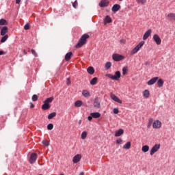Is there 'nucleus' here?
Masks as SVG:
<instances>
[{"label": "nucleus", "instance_id": "obj_24", "mask_svg": "<svg viewBox=\"0 0 175 175\" xmlns=\"http://www.w3.org/2000/svg\"><path fill=\"white\" fill-rule=\"evenodd\" d=\"M75 107H81V106H83V101L78 100L75 103Z\"/></svg>", "mask_w": 175, "mask_h": 175}, {"label": "nucleus", "instance_id": "obj_44", "mask_svg": "<svg viewBox=\"0 0 175 175\" xmlns=\"http://www.w3.org/2000/svg\"><path fill=\"white\" fill-rule=\"evenodd\" d=\"M31 53L34 57H38V53H36V51L34 49H31Z\"/></svg>", "mask_w": 175, "mask_h": 175}, {"label": "nucleus", "instance_id": "obj_9", "mask_svg": "<svg viewBox=\"0 0 175 175\" xmlns=\"http://www.w3.org/2000/svg\"><path fill=\"white\" fill-rule=\"evenodd\" d=\"M36 159H38V154H36V153H31L29 159V163H35V162H36Z\"/></svg>", "mask_w": 175, "mask_h": 175}, {"label": "nucleus", "instance_id": "obj_15", "mask_svg": "<svg viewBox=\"0 0 175 175\" xmlns=\"http://www.w3.org/2000/svg\"><path fill=\"white\" fill-rule=\"evenodd\" d=\"M159 147H161L160 145H154L150 150V155H152L154 152H157V151L159 150Z\"/></svg>", "mask_w": 175, "mask_h": 175}, {"label": "nucleus", "instance_id": "obj_35", "mask_svg": "<svg viewBox=\"0 0 175 175\" xmlns=\"http://www.w3.org/2000/svg\"><path fill=\"white\" fill-rule=\"evenodd\" d=\"M81 137L83 140H84L85 139V137H87V131H83L81 133Z\"/></svg>", "mask_w": 175, "mask_h": 175}, {"label": "nucleus", "instance_id": "obj_45", "mask_svg": "<svg viewBox=\"0 0 175 175\" xmlns=\"http://www.w3.org/2000/svg\"><path fill=\"white\" fill-rule=\"evenodd\" d=\"M77 1H75L74 3H72V6L73 8H75V9H76V8H77Z\"/></svg>", "mask_w": 175, "mask_h": 175}, {"label": "nucleus", "instance_id": "obj_29", "mask_svg": "<svg viewBox=\"0 0 175 175\" xmlns=\"http://www.w3.org/2000/svg\"><path fill=\"white\" fill-rule=\"evenodd\" d=\"M0 25H8V21L4 18L0 19Z\"/></svg>", "mask_w": 175, "mask_h": 175}, {"label": "nucleus", "instance_id": "obj_2", "mask_svg": "<svg viewBox=\"0 0 175 175\" xmlns=\"http://www.w3.org/2000/svg\"><path fill=\"white\" fill-rule=\"evenodd\" d=\"M54 100V97L47 98L44 101V104L42 105V110H49L51 107L50 103Z\"/></svg>", "mask_w": 175, "mask_h": 175}, {"label": "nucleus", "instance_id": "obj_8", "mask_svg": "<svg viewBox=\"0 0 175 175\" xmlns=\"http://www.w3.org/2000/svg\"><path fill=\"white\" fill-rule=\"evenodd\" d=\"M153 40L155 42L156 44L159 45L161 43H162V40H161V38L158 34H154L153 36Z\"/></svg>", "mask_w": 175, "mask_h": 175}, {"label": "nucleus", "instance_id": "obj_41", "mask_svg": "<svg viewBox=\"0 0 175 175\" xmlns=\"http://www.w3.org/2000/svg\"><path fill=\"white\" fill-rule=\"evenodd\" d=\"M24 29H25V31H28V29H29V23H27V24L24 26Z\"/></svg>", "mask_w": 175, "mask_h": 175}, {"label": "nucleus", "instance_id": "obj_18", "mask_svg": "<svg viewBox=\"0 0 175 175\" xmlns=\"http://www.w3.org/2000/svg\"><path fill=\"white\" fill-rule=\"evenodd\" d=\"M72 55H73V53L72 52L67 53L65 55V61H66L67 62L70 61L72 58Z\"/></svg>", "mask_w": 175, "mask_h": 175}, {"label": "nucleus", "instance_id": "obj_1", "mask_svg": "<svg viewBox=\"0 0 175 175\" xmlns=\"http://www.w3.org/2000/svg\"><path fill=\"white\" fill-rule=\"evenodd\" d=\"M90 38V35L83 34L79 40V42L75 45L76 49H80L83 47L85 43H87V40Z\"/></svg>", "mask_w": 175, "mask_h": 175}, {"label": "nucleus", "instance_id": "obj_10", "mask_svg": "<svg viewBox=\"0 0 175 175\" xmlns=\"http://www.w3.org/2000/svg\"><path fill=\"white\" fill-rule=\"evenodd\" d=\"M94 107L96 109H100V101H99V98L96 97L94 98Z\"/></svg>", "mask_w": 175, "mask_h": 175}, {"label": "nucleus", "instance_id": "obj_37", "mask_svg": "<svg viewBox=\"0 0 175 175\" xmlns=\"http://www.w3.org/2000/svg\"><path fill=\"white\" fill-rule=\"evenodd\" d=\"M123 75H125L128 73V67L125 66L122 68Z\"/></svg>", "mask_w": 175, "mask_h": 175}, {"label": "nucleus", "instance_id": "obj_12", "mask_svg": "<svg viewBox=\"0 0 175 175\" xmlns=\"http://www.w3.org/2000/svg\"><path fill=\"white\" fill-rule=\"evenodd\" d=\"M80 161H81V154H80L75 155L72 159L73 163H78Z\"/></svg>", "mask_w": 175, "mask_h": 175}, {"label": "nucleus", "instance_id": "obj_38", "mask_svg": "<svg viewBox=\"0 0 175 175\" xmlns=\"http://www.w3.org/2000/svg\"><path fill=\"white\" fill-rule=\"evenodd\" d=\"M42 144H44V146H45V147H49V146H50V142L43 141Z\"/></svg>", "mask_w": 175, "mask_h": 175}, {"label": "nucleus", "instance_id": "obj_14", "mask_svg": "<svg viewBox=\"0 0 175 175\" xmlns=\"http://www.w3.org/2000/svg\"><path fill=\"white\" fill-rule=\"evenodd\" d=\"M158 79H159L158 77L152 78L150 80H149L147 82L148 85H152L155 84L156 81H158Z\"/></svg>", "mask_w": 175, "mask_h": 175}, {"label": "nucleus", "instance_id": "obj_51", "mask_svg": "<svg viewBox=\"0 0 175 175\" xmlns=\"http://www.w3.org/2000/svg\"><path fill=\"white\" fill-rule=\"evenodd\" d=\"M5 54V52L3 51H0V55H3Z\"/></svg>", "mask_w": 175, "mask_h": 175}, {"label": "nucleus", "instance_id": "obj_48", "mask_svg": "<svg viewBox=\"0 0 175 175\" xmlns=\"http://www.w3.org/2000/svg\"><path fill=\"white\" fill-rule=\"evenodd\" d=\"M92 118H93V117H92V116L88 117V121H92Z\"/></svg>", "mask_w": 175, "mask_h": 175}, {"label": "nucleus", "instance_id": "obj_36", "mask_svg": "<svg viewBox=\"0 0 175 175\" xmlns=\"http://www.w3.org/2000/svg\"><path fill=\"white\" fill-rule=\"evenodd\" d=\"M53 128H54V125L52 123H50L47 125V129L48 131L53 130Z\"/></svg>", "mask_w": 175, "mask_h": 175}, {"label": "nucleus", "instance_id": "obj_6", "mask_svg": "<svg viewBox=\"0 0 175 175\" xmlns=\"http://www.w3.org/2000/svg\"><path fill=\"white\" fill-rule=\"evenodd\" d=\"M110 98L112 99V100H114L115 102H117L118 103H120V105L122 103V100L120 99L116 94L111 93L110 94Z\"/></svg>", "mask_w": 175, "mask_h": 175}, {"label": "nucleus", "instance_id": "obj_3", "mask_svg": "<svg viewBox=\"0 0 175 175\" xmlns=\"http://www.w3.org/2000/svg\"><path fill=\"white\" fill-rule=\"evenodd\" d=\"M105 76L109 79H111V80H116V81H118V80L121 79V72L116 71L115 72V75H113L111 74H107Z\"/></svg>", "mask_w": 175, "mask_h": 175}, {"label": "nucleus", "instance_id": "obj_16", "mask_svg": "<svg viewBox=\"0 0 175 175\" xmlns=\"http://www.w3.org/2000/svg\"><path fill=\"white\" fill-rule=\"evenodd\" d=\"M120 9H121V5H120L119 4H115L112 7L111 10H112V12L116 13V12H118V10H120Z\"/></svg>", "mask_w": 175, "mask_h": 175}, {"label": "nucleus", "instance_id": "obj_25", "mask_svg": "<svg viewBox=\"0 0 175 175\" xmlns=\"http://www.w3.org/2000/svg\"><path fill=\"white\" fill-rule=\"evenodd\" d=\"M98 83V77H94L90 81L91 85H95Z\"/></svg>", "mask_w": 175, "mask_h": 175}, {"label": "nucleus", "instance_id": "obj_55", "mask_svg": "<svg viewBox=\"0 0 175 175\" xmlns=\"http://www.w3.org/2000/svg\"><path fill=\"white\" fill-rule=\"evenodd\" d=\"M120 1H122V0H119Z\"/></svg>", "mask_w": 175, "mask_h": 175}, {"label": "nucleus", "instance_id": "obj_13", "mask_svg": "<svg viewBox=\"0 0 175 175\" xmlns=\"http://www.w3.org/2000/svg\"><path fill=\"white\" fill-rule=\"evenodd\" d=\"M151 32H152V30L151 29H149L143 36V40H147L148 38H150V35H151Z\"/></svg>", "mask_w": 175, "mask_h": 175}, {"label": "nucleus", "instance_id": "obj_53", "mask_svg": "<svg viewBox=\"0 0 175 175\" xmlns=\"http://www.w3.org/2000/svg\"><path fill=\"white\" fill-rule=\"evenodd\" d=\"M81 124V120H79V124L80 125Z\"/></svg>", "mask_w": 175, "mask_h": 175}, {"label": "nucleus", "instance_id": "obj_31", "mask_svg": "<svg viewBox=\"0 0 175 175\" xmlns=\"http://www.w3.org/2000/svg\"><path fill=\"white\" fill-rule=\"evenodd\" d=\"M111 21H112L111 18L109 15L106 16L105 18V23H107L109 24L111 23Z\"/></svg>", "mask_w": 175, "mask_h": 175}, {"label": "nucleus", "instance_id": "obj_47", "mask_svg": "<svg viewBox=\"0 0 175 175\" xmlns=\"http://www.w3.org/2000/svg\"><path fill=\"white\" fill-rule=\"evenodd\" d=\"M70 83H71L70 78H68L66 81L67 85H70Z\"/></svg>", "mask_w": 175, "mask_h": 175}, {"label": "nucleus", "instance_id": "obj_19", "mask_svg": "<svg viewBox=\"0 0 175 175\" xmlns=\"http://www.w3.org/2000/svg\"><path fill=\"white\" fill-rule=\"evenodd\" d=\"M122 135H124V129H120L118 131H116V137H120Z\"/></svg>", "mask_w": 175, "mask_h": 175}, {"label": "nucleus", "instance_id": "obj_34", "mask_svg": "<svg viewBox=\"0 0 175 175\" xmlns=\"http://www.w3.org/2000/svg\"><path fill=\"white\" fill-rule=\"evenodd\" d=\"M150 150V147L147 145H145L142 147V151L143 152H147Z\"/></svg>", "mask_w": 175, "mask_h": 175}, {"label": "nucleus", "instance_id": "obj_52", "mask_svg": "<svg viewBox=\"0 0 175 175\" xmlns=\"http://www.w3.org/2000/svg\"><path fill=\"white\" fill-rule=\"evenodd\" d=\"M23 53H24V54H25V55H27L28 54V53H27V52L25 51V50L23 51Z\"/></svg>", "mask_w": 175, "mask_h": 175}, {"label": "nucleus", "instance_id": "obj_20", "mask_svg": "<svg viewBox=\"0 0 175 175\" xmlns=\"http://www.w3.org/2000/svg\"><path fill=\"white\" fill-rule=\"evenodd\" d=\"M82 95L85 98H90V96H91V94L87 90H84L82 91Z\"/></svg>", "mask_w": 175, "mask_h": 175}, {"label": "nucleus", "instance_id": "obj_49", "mask_svg": "<svg viewBox=\"0 0 175 175\" xmlns=\"http://www.w3.org/2000/svg\"><path fill=\"white\" fill-rule=\"evenodd\" d=\"M30 105H31L30 109H33V107H35V105H33V103H31Z\"/></svg>", "mask_w": 175, "mask_h": 175}, {"label": "nucleus", "instance_id": "obj_40", "mask_svg": "<svg viewBox=\"0 0 175 175\" xmlns=\"http://www.w3.org/2000/svg\"><path fill=\"white\" fill-rule=\"evenodd\" d=\"M116 144H122V139L120 138L116 140Z\"/></svg>", "mask_w": 175, "mask_h": 175}, {"label": "nucleus", "instance_id": "obj_28", "mask_svg": "<svg viewBox=\"0 0 175 175\" xmlns=\"http://www.w3.org/2000/svg\"><path fill=\"white\" fill-rule=\"evenodd\" d=\"M55 116H57V113L56 112H53L51 113L48 115V120H53V118L54 117H55Z\"/></svg>", "mask_w": 175, "mask_h": 175}, {"label": "nucleus", "instance_id": "obj_21", "mask_svg": "<svg viewBox=\"0 0 175 175\" xmlns=\"http://www.w3.org/2000/svg\"><path fill=\"white\" fill-rule=\"evenodd\" d=\"M167 17V20H170V21H172L173 20H174V21H175V14L174 13L168 14Z\"/></svg>", "mask_w": 175, "mask_h": 175}, {"label": "nucleus", "instance_id": "obj_54", "mask_svg": "<svg viewBox=\"0 0 175 175\" xmlns=\"http://www.w3.org/2000/svg\"><path fill=\"white\" fill-rule=\"evenodd\" d=\"M59 175H64V174H60Z\"/></svg>", "mask_w": 175, "mask_h": 175}, {"label": "nucleus", "instance_id": "obj_39", "mask_svg": "<svg viewBox=\"0 0 175 175\" xmlns=\"http://www.w3.org/2000/svg\"><path fill=\"white\" fill-rule=\"evenodd\" d=\"M38 95L36 94L33 95L31 98L33 102H36V100H38Z\"/></svg>", "mask_w": 175, "mask_h": 175}, {"label": "nucleus", "instance_id": "obj_43", "mask_svg": "<svg viewBox=\"0 0 175 175\" xmlns=\"http://www.w3.org/2000/svg\"><path fill=\"white\" fill-rule=\"evenodd\" d=\"M146 0H137L138 3H142V5H144L146 3Z\"/></svg>", "mask_w": 175, "mask_h": 175}, {"label": "nucleus", "instance_id": "obj_11", "mask_svg": "<svg viewBox=\"0 0 175 175\" xmlns=\"http://www.w3.org/2000/svg\"><path fill=\"white\" fill-rule=\"evenodd\" d=\"M109 0H101L99 3V6L100 8H106V6H109Z\"/></svg>", "mask_w": 175, "mask_h": 175}, {"label": "nucleus", "instance_id": "obj_42", "mask_svg": "<svg viewBox=\"0 0 175 175\" xmlns=\"http://www.w3.org/2000/svg\"><path fill=\"white\" fill-rule=\"evenodd\" d=\"M113 114H118V113H120V111L118 110V109L115 108L113 110Z\"/></svg>", "mask_w": 175, "mask_h": 175}, {"label": "nucleus", "instance_id": "obj_23", "mask_svg": "<svg viewBox=\"0 0 175 175\" xmlns=\"http://www.w3.org/2000/svg\"><path fill=\"white\" fill-rule=\"evenodd\" d=\"M90 116L93 117V118H99L100 117V113L99 112L91 113Z\"/></svg>", "mask_w": 175, "mask_h": 175}, {"label": "nucleus", "instance_id": "obj_22", "mask_svg": "<svg viewBox=\"0 0 175 175\" xmlns=\"http://www.w3.org/2000/svg\"><path fill=\"white\" fill-rule=\"evenodd\" d=\"M87 72L89 75H94V73H95V70L94 69V67L90 66L88 68Z\"/></svg>", "mask_w": 175, "mask_h": 175}, {"label": "nucleus", "instance_id": "obj_50", "mask_svg": "<svg viewBox=\"0 0 175 175\" xmlns=\"http://www.w3.org/2000/svg\"><path fill=\"white\" fill-rule=\"evenodd\" d=\"M20 2H21V0H16V3L17 5H20Z\"/></svg>", "mask_w": 175, "mask_h": 175}, {"label": "nucleus", "instance_id": "obj_33", "mask_svg": "<svg viewBox=\"0 0 175 175\" xmlns=\"http://www.w3.org/2000/svg\"><path fill=\"white\" fill-rule=\"evenodd\" d=\"M8 38H9V36L8 35H5L4 36H3L1 39V43H5V40H8Z\"/></svg>", "mask_w": 175, "mask_h": 175}, {"label": "nucleus", "instance_id": "obj_5", "mask_svg": "<svg viewBox=\"0 0 175 175\" xmlns=\"http://www.w3.org/2000/svg\"><path fill=\"white\" fill-rule=\"evenodd\" d=\"M112 59L113 61H116V62H120V61H122V59H125V57L122 55L120 54H113Z\"/></svg>", "mask_w": 175, "mask_h": 175}, {"label": "nucleus", "instance_id": "obj_27", "mask_svg": "<svg viewBox=\"0 0 175 175\" xmlns=\"http://www.w3.org/2000/svg\"><path fill=\"white\" fill-rule=\"evenodd\" d=\"M144 98H148L150 96V91L148 90H145L143 92Z\"/></svg>", "mask_w": 175, "mask_h": 175}, {"label": "nucleus", "instance_id": "obj_30", "mask_svg": "<svg viewBox=\"0 0 175 175\" xmlns=\"http://www.w3.org/2000/svg\"><path fill=\"white\" fill-rule=\"evenodd\" d=\"M124 150H129L131 148V142H128L124 146Z\"/></svg>", "mask_w": 175, "mask_h": 175}, {"label": "nucleus", "instance_id": "obj_17", "mask_svg": "<svg viewBox=\"0 0 175 175\" xmlns=\"http://www.w3.org/2000/svg\"><path fill=\"white\" fill-rule=\"evenodd\" d=\"M8 31H9V29L8 28L7 26H4L1 31V36H5L6 33H8Z\"/></svg>", "mask_w": 175, "mask_h": 175}, {"label": "nucleus", "instance_id": "obj_4", "mask_svg": "<svg viewBox=\"0 0 175 175\" xmlns=\"http://www.w3.org/2000/svg\"><path fill=\"white\" fill-rule=\"evenodd\" d=\"M144 46V41H141L131 51V55H134V54H136L139 50L142 49Z\"/></svg>", "mask_w": 175, "mask_h": 175}, {"label": "nucleus", "instance_id": "obj_7", "mask_svg": "<svg viewBox=\"0 0 175 175\" xmlns=\"http://www.w3.org/2000/svg\"><path fill=\"white\" fill-rule=\"evenodd\" d=\"M162 126V122L159 120H155L152 124V127L154 129H159Z\"/></svg>", "mask_w": 175, "mask_h": 175}, {"label": "nucleus", "instance_id": "obj_46", "mask_svg": "<svg viewBox=\"0 0 175 175\" xmlns=\"http://www.w3.org/2000/svg\"><path fill=\"white\" fill-rule=\"evenodd\" d=\"M126 40L125 39H121L120 40V43H121V44H125Z\"/></svg>", "mask_w": 175, "mask_h": 175}, {"label": "nucleus", "instance_id": "obj_26", "mask_svg": "<svg viewBox=\"0 0 175 175\" xmlns=\"http://www.w3.org/2000/svg\"><path fill=\"white\" fill-rule=\"evenodd\" d=\"M163 81L162 79H159L158 81H157V87H159V88H161V87H163Z\"/></svg>", "mask_w": 175, "mask_h": 175}, {"label": "nucleus", "instance_id": "obj_32", "mask_svg": "<svg viewBox=\"0 0 175 175\" xmlns=\"http://www.w3.org/2000/svg\"><path fill=\"white\" fill-rule=\"evenodd\" d=\"M105 68L107 70H109L110 68H111V62H108L105 64Z\"/></svg>", "mask_w": 175, "mask_h": 175}]
</instances>
